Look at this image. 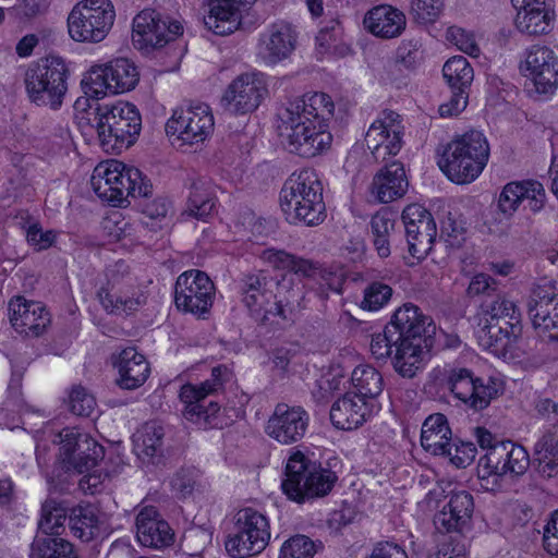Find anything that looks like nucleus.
Listing matches in <instances>:
<instances>
[{
  "label": "nucleus",
  "instance_id": "1",
  "mask_svg": "<svg viewBox=\"0 0 558 558\" xmlns=\"http://www.w3.org/2000/svg\"><path fill=\"white\" fill-rule=\"evenodd\" d=\"M280 207L290 223L318 226L326 219L323 184L314 169L293 172L280 192Z\"/></svg>",
  "mask_w": 558,
  "mask_h": 558
},
{
  "label": "nucleus",
  "instance_id": "2",
  "mask_svg": "<svg viewBox=\"0 0 558 558\" xmlns=\"http://www.w3.org/2000/svg\"><path fill=\"white\" fill-rule=\"evenodd\" d=\"M530 464V456L523 446L511 440L497 441L478 460L477 477L481 487L492 493L510 490Z\"/></svg>",
  "mask_w": 558,
  "mask_h": 558
},
{
  "label": "nucleus",
  "instance_id": "3",
  "mask_svg": "<svg viewBox=\"0 0 558 558\" xmlns=\"http://www.w3.org/2000/svg\"><path fill=\"white\" fill-rule=\"evenodd\" d=\"M337 481L336 472L298 450L287 461L281 487L288 499L305 504L327 496Z\"/></svg>",
  "mask_w": 558,
  "mask_h": 558
},
{
  "label": "nucleus",
  "instance_id": "4",
  "mask_svg": "<svg viewBox=\"0 0 558 558\" xmlns=\"http://www.w3.org/2000/svg\"><path fill=\"white\" fill-rule=\"evenodd\" d=\"M489 158L485 135L471 130L446 145L438 160L445 175L457 184L473 182L484 170Z\"/></svg>",
  "mask_w": 558,
  "mask_h": 558
},
{
  "label": "nucleus",
  "instance_id": "5",
  "mask_svg": "<svg viewBox=\"0 0 558 558\" xmlns=\"http://www.w3.org/2000/svg\"><path fill=\"white\" fill-rule=\"evenodd\" d=\"M93 128L104 151L120 154L137 141L140 111L136 105L128 101L98 106L94 112Z\"/></svg>",
  "mask_w": 558,
  "mask_h": 558
},
{
  "label": "nucleus",
  "instance_id": "6",
  "mask_svg": "<svg viewBox=\"0 0 558 558\" xmlns=\"http://www.w3.org/2000/svg\"><path fill=\"white\" fill-rule=\"evenodd\" d=\"M69 70L59 57H48L28 66L24 83L29 100L37 106L58 109L68 90Z\"/></svg>",
  "mask_w": 558,
  "mask_h": 558
},
{
  "label": "nucleus",
  "instance_id": "7",
  "mask_svg": "<svg viewBox=\"0 0 558 558\" xmlns=\"http://www.w3.org/2000/svg\"><path fill=\"white\" fill-rule=\"evenodd\" d=\"M277 130L289 153L303 158L316 157L329 149L332 135L315 123L311 118L299 117L298 113L278 110Z\"/></svg>",
  "mask_w": 558,
  "mask_h": 558
},
{
  "label": "nucleus",
  "instance_id": "8",
  "mask_svg": "<svg viewBox=\"0 0 558 558\" xmlns=\"http://www.w3.org/2000/svg\"><path fill=\"white\" fill-rule=\"evenodd\" d=\"M231 377L232 373L226 365H218L213 368L210 379L198 386L192 384L182 386L179 397L184 403L183 416L204 429L218 427L219 402L214 400L207 402V397L218 393Z\"/></svg>",
  "mask_w": 558,
  "mask_h": 558
},
{
  "label": "nucleus",
  "instance_id": "9",
  "mask_svg": "<svg viewBox=\"0 0 558 558\" xmlns=\"http://www.w3.org/2000/svg\"><path fill=\"white\" fill-rule=\"evenodd\" d=\"M116 19L110 0H82L68 16L71 38L80 43H100L109 34Z\"/></svg>",
  "mask_w": 558,
  "mask_h": 558
},
{
  "label": "nucleus",
  "instance_id": "10",
  "mask_svg": "<svg viewBox=\"0 0 558 558\" xmlns=\"http://www.w3.org/2000/svg\"><path fill=\"white\" fill-rule=\"evenodd\" d=\"M140 169L128 168L123 162L111 160L98 163L92 174L90 185L96 195L111 206L130 204L136 198Z\"/></svg>",
  "mask_w": 558,
  "mask_h": 558
},
{
  "label": "nucleus",
  "instance_id": "11",
  "mask_svg": "<svg viewBox=\"0 0 558 558\" xmlns=\"http://www.w3.org/2000/svg\"><path fill=\"white\" fill-rule=\"evenodd\" d=\"M269 538L267 518L252 508H244L235 514L234 526L225 544L226 550L232 558H248L260 554Z\"/></svg>",
  "mask_w": 558,
  "mask_h": 558
},
{
  "label": "nucleus",
  "instance_id": "12",
  "mask_svg": "<svg viewBox=\"0 0 558 558\" xmlns=\"http://www.w3.org/2000/svg\"><path fill=\"white\" fill-rule=\"evenodd\" d=\"M446 387L454 398L474 412L489 407L502 393V381L495 377L482 378L466 367H456L448 372Z\"/></svg>",
  "mask_w": 558,
  "mask_h": 558
},
{
  "label": "nucleus",
  "instance_id": "13",
  "mask_svg": "<svg viewBox=\"0 0 558 558\" xmlns=\"http://www.w3.org/2000/svg\"><path fill=\"white\" fill-rule=\"evenodd\" d=\"M52 441L60 445L59 457L66 471L89 472L105 457L104 447L76 427L63 428Z\"/></svg>",
  "mask_w": 558,
  "mask_h": 558
},
{
  "label": "nucleus",
  "instance_id": "14",
  "mask_svg": "<svg viewBox=\"0 0 558 558\" xmlns=\"http://www.w3.org/2000/svg\"><path fill=\"white\" fill-rule=\"evenodd\" d=\"M527 314L542 341L558 349V294L551 283L538 284L532 290Z\"/></svg>",
  "mask_w": 558,
  "mask_h": 558
},
{
  "label": "nucleus",
  "instance_id": "15",
  "mask_svg": "<svg viewBox=\"0 0 558 558\" xmlns=\"http://www.w3.org/2000/svg\"><path fill=\"white\" fill-rule=\"evenodd\" d=\"M215 286L210 278L198 269L181 274L174 287V303L178 310L204 316L213 306Z\"/></svg>",
  "mask_w": 558,
  "mask_h": 558
},
{
  "label": "nucleus",
  "instance_id": "16",
  "mask_svg": "<svg viewBox=\"0 0 558 558\" xmlns=\"http://www.w3.org/2000/svg\"><path fill=\"white\" fill-rule=\"evenodd\" d=\"M404 244L414 258L425 257L432 250L437 228L432 214L418 204L408 205L402 211L401 225Z\"/></svg>",
  "mask_w": 558,
  "mask_h": 558
},
{
  "label": "nucleus",
  "instance_id": "17",
  "mask_svg": "<svg viewBox=\"0 0 558 558\" xmlns=\"http://www.w3.org/2000/svg\"><path fill=\"white\" fill-rule=\"evenodd\" d=\"M173 449L166 441L163 425L158 421L142 426V472L148 481H160L171 460Z\"/></svg>",
  "mask_w": 558,
  "mask_h": 558
},
{
  "label": "nucleus",
  "instance_id": "18",
  "mask_svg": "<svg viewBox=\"0 0 558 558\" xmlns=\"http://www.w3.org/2000/svg\"><path fill=\"white\" fill-rule=\"evenodd\" d=\"M277 278L268 270H256L244 274L240 279L242 302L251 316L265 325L270 319L271 300L275 295Z\"/></svg>",
  "mask_w": 558,
  "mask_h": 558
},
{
  "label": "nucleus",
  "instance_id": "19",
  "mask_svg": "<svg viewBox=\"0 0 558 558\" xmlns=\"http://www.w3.org/2000/svg\"><path fill=\"white\" fill-rule=\"evenodd\" d=\"M267 94V85L262 73H244L235 77L221 97L225 110L234 114L254 111Z\"/></svg>",
  "mask_w": 558,
  "mask_h": 558
},
{
  "label": "nucleus",
  "instance_id": "20",
  "mask_svg": "<svg viewBox=\"0 0 558 558\" xmlns=\"http://www.w3.org/2000/svg\"><path fill=\"white\" fill-rule=\"evenodd\" d=\"M213 130L214 117L206 104L175 110L166 125L168 134L177 135L178 140L186 144L203 142Z\"/></svg>",
  "mask_w": 558,
  "mask_h": 558
},
{
  "label": "nucleus",
  "instance_id": "21",
  "mask_svg": "<svg viewBox=\"0 0 558 558\" xmlns=\"http://www.w3.org/2000/svg\"><path fill=\"white\" fill-rule=\"evenodd\" d=\"M308 413L301 407L278 403L265 427L266 434L282 445L300 441L306 434Z\"/></svg>",
  "mask_w": 558,
  "mask_h": 558
},
{
  "label": "nucleus",
  "instance_id": "22",
  "mask_svg": "<svg viewBox=\"0 0 558 558\" xmlns=\"http://www.w3.org/2000/svg\"><path fill=\"white\" fill-rule=\"evenodd\" d=\"M521 70L541 94L553 93L558 85V57L546 46L530 47Z\"/></svg>",
  "mask_w": 558,
  "mask_h": 558
},
{
  "label": "nucleus",
  "instance_id": "23",
  "mask_svg": "<svg viewBox=\"0 0 558 558\" xmlns=\"http://www.w3.org/2000/svg\"><path fill=\"white\" fill-rule=\"evenodd\" d=\"M369 227L373 246L380 258L389 257L392 252H403V231L395 211L381 208L372 216Z\"/></svg>",
  "mask_w": 558,
  "mask_h": 558
},
{
  "label": "nucleus",
  "instance_id": "24",
  "mask_svg": "<svg viewBox=\"0 0 558 558\" xmlns=\"http://www.w3.org/2000/svg\"><path fill=\"white\" fill-rule=\"evenodd\" d=\"M8 310L13 328L27 337L43 335L51 323L50 314L41 303L23 296L11 299Z\"/></svg>",
  "mask_w": 558,
  "mask_h": 558
},
{
  "label": "nucleus",
  "instance_id": "25",
  "mask_svg": "<svg viewBox=\"0 0 558 558\" xmlns=\"http://www.w3.org/2000/svg\"><path fill=\"white\" fill-rule=\"evenodd\" d=\"M296 33L292 25L279 21L260 34L257 56L266 64L274 65L287 59L295 49Z\"/></svg>",
  "mask_w": 558,
  "mask_h": 558
},
{
  "label": "nucleus",
  "instance_id": "26",
  "mask_svg": "<svg viewBox=\"0 0 558 558\" xmlns=\"http://www.w3.org/2000/svg\"><path fill=\"white\" fill-rule=\"evenodd\" d=\"M183 34L178 21H166L156 10H142V56L160 51L168 43Z\"/></svg>",
  "mask_w": 558,
  "mask_h": 558
},
{
  "label": "nucleus",
  "instance_id": "27",
  "mask_svg": "<svg viewBox=\"0 0 558 558\" xmlns=\"http://www.w3.org/2000/svg\"><path fill=\"white\" fill-rule=\"evenodd\" d=\"M388 326L392 328V332L398 337V340H413L415 337L434 341L433 337L436 332V325L432 317L424 315L420 307L412 303H405L399 307Z\"/></svg>",
  "mask_w": 558,
  "mask_h": 558
},
{
  "label": "nucleus",
  "instance_id": "28",
  "mask_svg": "<svg viewBox=\"0 0 558 558\" xmlns=\"http://www.w3.org/2000/svg\"><path fill=\"white\" fill-rule=\"evenodd\" d=\"M473 496L466 490L452 493L448 502L434 517V525L439 532H461L472 520Z\"/></svg>",
  "mask_w": 558,
  "mask_h": 558
},
{
  "label": "nucleus",
  "instance_id": "29",
  "mask_svg": "<svg viewBox=\"0 0 558 558\" xmlns=\"http://www.w3.org/2000/svg\"><path fill=\"white\" fill-rule=\"evenodd\" d=\"M256 0H217L210 8L204 23L214 34L226 36L243 24V13L247 12Z\"/></svg>",
  "mask_w": 558,
  "mask_h": 558
},
{
  "label": "nucleus",
  "instance_id": "30",
  "mask_svg": "<svg viewBox=\"0 0 558 558\" xmlns=\"http://www.w3.org/2000/svg\"><path fill=\"white\" fill-rule=\"evenodd\" d=\"M184 189L187 191L183 218L206 220L216 208V196L208 180L196 174H189L184 181Z\"/></svg>",
  "mask_w": 558,
  "mask_h": 558
},
{
  "label": "nucleus",
  "instance_id": "31",
  "mask_svg": "<svg viewBox=\"0 0 558 558\" xmlns=\"http://www.w3.org/2000/svg\"><path fill=\"white\" fill-rule=\"evenodd\" d=\"M304 299L305 291L302 282H295L291 275H282L280 279L277 278L270 317L294 320L303 308Z\"/></svg>",
  "mask_w": 558,
  "mask_h": 558
},
{
  "label": "nucleus",
  "instance_id": "32",
  "mask_svg": "<svg viewBox=\"0 0 558 558\" xmlns=\"http://www.w3.org/2000/svg\"><path fill=\"white\" fill-rule=\"evenodd\" d=\"M434 341L423 338L400 339L395 345L391 362L395 371L403 378H413L423 367L424 350L433 347Z\"/></svg>",
  "mask_w": 558,
  "mask_h": 558
},
{
  "label": "nucleus",
  "instance_id": "33",
  "mask_svg": "<svg viewBox=\"0 0 558 558\" xmlns=\"http://www.w3.org/2000/svg\"><path fill=\"white\" fill-rule=\"evenodd\" d=\"M147 500V497L142 500V546L155 549L169 547L174 542V532L155 506L144 505Z\"/></svg>",
  "mask_w": 558,
  "mask_h": 558
},
{
  "label": "nucleus",
  "instance_id": "34",
  "mask_svg": "<svg viewBox=\"0 0 558 558\" xmlns=\"http://www.w3.org/2000/svg\"><path fill=\"white\" fill-rule=\"evenodd\" d=\"M369 414L367 401L347 392L332 403L330 421L339 429L352 430L363 425Z\"/></svg>",
  "mask_w": 558,
  "mask_h": 558
},
{
  "label": "nucleus",
  "instance_id": "35",
  "mask_svg": "<svg viewBox=\"0 0 558 558\" xmlns=\"http://www.w3.org/2000/svg\"><path fill=\"white\" fill-rule=\"evenodd\" d=\"M409 182L403 165L393 161L386 165L373 179L372 192L381 203H390L402 197L408 191Z\"/></svg>",
  "mask_w": 558,
  "mask_h": 558
},
{
  "label": "nucleus",
  "instance_id": "36",
  "mask_svg": "<svg viewBox=\"0 0 558 558\" xmlns=\"http://www.w3.org/2000/svg\"><path fill=\"white\" fill-rule=\"evenodd\" d=\"M522 327L506 330L494 323L493 325H484L477 331L480 344L493 354L504 359L518 357L517 343L520 340Z\"/></svg>",
  "mask_w": 558,
  "mask_h": 558
},
{
  "label": "nucleus",
  "instance_id": "37",
  "mask_svg": "<svg viewBox=\"0 0 558 558\" xmlns=\"http://www.w3.org/2000/svg\"><path fill=\"white\" fill-rule=\"evenodd\" d=\"M405 16L398 9L383 4L369 10L364 17L365 28L381 38H393L404 31Z\"/></svg>",
  "mask_w": 558,
  "mask_h": 558
},
{
  "label": "nucleus",
  "instance_id": "38",
  "mask_svg": "<svg viewBox=\"0 0 558 558\" xmlns=\"http://www.w3.org/2000/svg\"><path fill=\"white\" fill-rule=\"evenodd\" d=\"M279 110L293 111L299 117L311 118L315 120V123L323 125V129L328 130V121L332 118L335 111V105L330 96L325 93H315L311 96H303L293 101H290L287 106Z\"/></svg>",
  "mask_w": 558,
  "mask_h": 558
},
{
  "label": "nucleus",
  "instance_id": "39",
  "mask_svg": "<svg viewBox=\"0 0 558 558\" xmlns=\"http://www.w3.org/2000/svg\"><path fill=\"white\" fill-rule=\"evenodd\" d=\"M151 184L146 177L142 175V227L153 232L162 231L169 226V213L172 209L171 202L165 197H157L148 199V194L151 193Z\"/></svg>",
  "mask_w": 558,
  "mask_h": 558
},
{
  "label": "nucleus",
  "instance_id": "40",
  "mask_svg": "<svg viewBox=\"0 0 558 558\" xmlns=\"http://www.w3.org/2000/svg\"><path fill=\"white\" fill-rule=\"evenodd\" d=\"M451 429L442 413L429 415L423 423L421 445L427 452L441 456L451 445Z\"/></svg>",
  "mask_w": 558,
  "mask_h": 558
},
{
  "label": "nucleus",
  "instance_id": "41",
  "mask_svg": "<svg viewBox=\"0 0 558 558\" xmlns=\"http://www.w3.org/2000/svg\"><path fill=\"white\" fill-rule=\"evenodd\" d=\"M531 462L545 477L558 473V437L555 433L548 430L535 442Z\"/></svg>",
  "mask_w": 558,
  "mask_h": 558
},
{
  "label": "nucleus",
  "instance_id": "42",
  "mask_svg": "<svg viewBox=\"0 0 558 558\" xmlns=\"http://www.w3.org/2000/svg\"><path fill=\"white\" fill-rule=\"evenodd\" d=\"M352 395L367 401L378 397L384 387L381 374L369 365L356 366L351 375Z\"/></svg>",
  "mask_w": 558,
  "mask_h": 558
},
{
  "label": "nucleus",
  "instance_id": "43",
  "mask_svg": "<svg viewBox=\"0 0 558 558\" xmlns=\"http://www.w3.org/2000/svg\"><path fill=\"white\" fill-rule=\"evenodd\" d=\"M106 70H109L113 94L132 90L138 82L136 65L128 58H116L107 62Z\"/></svg>",
  "mask_w": 558,
  "mask_h": 558
},
{
  "label": "nucleus",
  "instance_id": "44",
  "mask_svg": "<svg viewBox=\"0 0 558 558\" xmlns=\"http://www.w3.org/2000/svg\"><path fill=\"white\" fill-rule=\"evenodd\" d=\"M31 558H78L74 546L66 539L51 535H37L31 549Z\"/></svg>",
  "mask_w": 558,
  "mask_h": 558
},
{
  "label": "nucleus",
  "instance_id": "45",
  "mask_svg": "<svg viewBox=\"0 0 558 558\" xmlns=\"http://www.w3.org/2000/svg\"><path fill=\"white\" fill-rule=\"evenodd\" d=\"M550 21V12L544 4L518 11L515 25L521 33L535 36L546 33Z\"/></svg>",
  "mask_w": 558,
  "mask_h": 558
},
{
  "label": "nucleus",
  "instance_id": "46",
  "mask_svg": "<svg viewBox=\"0 0 558 558\" xmlns=\"http://www.w3.org/2000/svg\"><path fill=\"white\" fill-rule=\"evenodd\" d=\"M442 75L451 90L469 93L474 78V71L466 58L454 56L444 64Z\"/></svg>",
  "mask_w": 558,
  "mask_h": 558
},
{
  "label": "nucleus",
  "instance_id": "47",
  "mask_svg": "<svg viewBox=\"0 0 558 558\" xmlns=\"http://www.w3.org/2000/svg\"><path fill=\"white\" fill-rule=\"evenodd\" d=\"M99 515L98 510L88 505L77 507L72 510L70 515V527L74 536L84 542L94 538L98 533Z\"/></svg>",
  "mask_w": 558,
  "mask_h": 558
},
{
  "label": "nucleus",
  "instance_id": "48",
  "mask_svg": "<svg viewBox=\"0 0 558 558\" xmlns=\"http://www.w3.org/2000/svg\"><path fill=\"white\" fill-rule=\"evenodd\" d=\"M135 347H129L121 351L114 366L118 368L119 377L117 385L122 389H135L138 387L140 361Z\"/></svg>",
  "mask_w": 558,
  "mask_h": 558
},
{
  "label": "nucleus",
  "instance_id": "49",
  "mask_svg": "<svg viewBox=\"0 0 558 558\" xmlns=\"http://www.w3.org/2000/svg\"><path fill=\"white\" fill-rule=\"evenodd\" d=\"M109 70L105 64L93 65L82 80V87L86 96L98 100L108 94H113Z\"/></svg>",
  "mask_w": 558,
  "mask_h": 558
},
{
  "label": "nucleus",
  "instance_id": "50",
  "mask_svg": "<svg viewBox=\"0 0 558 558\" xmlns=\"http://www.w3.org/2000/svg\"><path fill=\"white\" fill-rule=\"evenodd\" d=\"M66 520V509L54 499H47L41 506L38 529L46 535H58Z\"/></svg>",
  "mask_w": 558,
  "mask_h": 558
},
{
  "label": "nucleus",
  "instance_id": "51",
  "mask_svg": "<svg viewBox=\"0 0 558 558\" xmlns=\"http://www.w3.org/2000/svg\"><path fill=\"white\" fill-rule=\"evenodd\" d=\"M481 311L485 317V322L487 319L505 317L515 319L517 313H520L517 305L498 291L494 295L483 299L481 302Z\"/></svg>",
  "mask_w": 558,
  "mask_h": 558
},
{
  "label": "nucleus",
  "instance_id": "52",
  "mask_svg": "<svg viewBox=\"0 0 558 558\" xmlns=\"http://www.w3.org/2000/svg\"><path fill=\"white\" fill-rule=\"evenodd\" d=\"M315 554V543L306 535L296 534L282 544L279 558H313Z\"/></svg>",
  "mask_w": 558,
  "mask_h": 558
},
{
  "label": "nucleus",
  "instance_id": "53",
  "mask_svg": "<svg viewBox=\"0 0 558 558\" xmlns=\"http://www.w3.org/2000/svg\"><path fill=\"white\" fill-rule=\"evenodd\" d=\"M199 471L192 466L180 468L171 478V487L180 498L191 496L198 486Z\"/></svg>",
  "mask_w": 558,
  "mask_h": 558
},
{
  "label": "nucleus",
  "instance_id": "54",
  "mask_svg": "<svg viewBox=\"0 0 558 558\" xmlns=\"http://www.w3.org/2000/svg\"><path fill=\"white\" fill-rule=\"evenodd\" d=\"M391 295L392 289L390 286L380 281H374L365 288L361 307L368 311H377L388 303Z\"/></svg>",
  "mask_w": 558,
  "mask_h": 558
},
{
  "label": "nucleus",
  "instance_id": "55",
  "mask_svg": "<svg viewBox=\"0 0 558 558\" xmlns=\"http://www.w3.org/2000/svg\"><path fill=\"white\" fill-rule=\"evenodd\" d=\"M54 230H45L38 222L31 223L26 229V241L36 252L50 248L57 242Z\"/></svg>",
  "mask_w": 558,
  "mask_h": 558
},
{
  "label": "nucleus",
  "instance_id": "56",
  "mask_svg": "<svg viewBox=\"0 0 558 558\" xmlns=\"http://www.w3.org/2000/svg\"><path fill=\"white\" fill-rule=\"evenodd\" d=\"M70 410L78 416H90L96 409V400L84 387H74L69 397Z\"/></svg>",
  "mask_w": 558,
  "mask_h": 558
},
{
  "label": "nucleus",
  "instance_id": "57",
  "mask_svg": "<svg viewBox=\"0 0 558 558\" xmlns=\"http://www.w3.org/2000/svg\"><path fill=\"white\" fill-rule=\"evenodd\" d=\"M398 337L393 335L392 328L386 326L383 333L373 335L371 341V352L376 360L385 361L391 357Z\"/></svg>",
  "mask_w": 558,
  "mask_h": 558
},
{
  "label": "nucleus",
  "instance_id": "58",
  "mask_svg": "<svg viewBox=\"0 0 558 558\" xmlns=\"http://www.w3.org/2000/svg\"><path fill=\"white\" fill-rule=\"evenodd\" d=\"M442 10L441 0H412L411 11L420 24L434 23Z\"/></svg>",
  "mask_w": 558,
  "mask_h": 558
},
{
  "label": "nucleus",
  "instance_id": "59",
  "mask_svg": "<svg viewBox=\"0 0 558 558\" xmlns=\"http://www.w3.org/2000/svg\"><path fill=\"white\" fill-rule=\"evenodd\" d=\"M522 186V202L527 201L530 210L537 213L544 208L546 203V193L543 184L535 180L520 181Z\"/></svg>",
  "mask_w": 558,
  "mask_h": 558
},
{
  "label": "nucleus",
  "instance_id": "60",
  "mask_svg": "<svg viewBox=\"0 0 558 558\" xmlns=\"http://www.w3.org/2000/svg\"><path fill=\"white\" fill-rule=\"evenodd\" d=\"M522 186L519 182L507 183L498 198V208L505 216H512L522 203Z\"/></svg>",
  "mask_w": 558,
  "mask_h": 558
},
{
  "label": "nucleus",
  "instance_id": "61",
  "mask_svg": "<svg viewBox=\"0 0 558 558\" xmlns=\"http://www.w3.org/2000/svg\"><path fill=\"white\" fill-rule=\"evenodd\" d=\"M445 451L441 456L448 458L454 466L461 469L468 466L473 461L476 448L471 442L458 445L451 441V445Z\"/></svg>",
  "mask_w": 558,
  "mask_h": 558
},
{
  "label": "nucleus",
  "instance_id": "62",
  "mask_svg": "<svg viewBox=\"0 0 558 558\" xmlns=\"http://www.w3.org/2000/svg\"><path fill=\"white\" fill-rule=\"evenodd\" d=\"M99 298L104 308L111 314L129 316L138 307V301L135 299H122L110 293H99Z\"/></svg>",
  "mask_w": 558,
  "mask_h": 558
},
{
  "label": "nucleus",
  "instance_id": "63",
  "mask_svg": "<svg viewBox=\"0 0 558 558\" xmlns=\"http://www.w3.org/2000/svg\"><path fill=\"white\" fill-rule=\"evenodd\" d=\"M497 291L498 286L494 278L486 274H477L471 279L466 294L470 298L483 296L486 299L494 295Z\"/></svg>",
  "mask_w": 558,
  "mask_h": 558
},
{
  "label": "nucleus",
  "instance_id": "64",
  "mask_svg": "<svg viewBox=\"0 0 558 558\" xmlns=\"http://www.w3.org/2000/svg\"><path fill=\"white\" fill-rule=\"evenodd\" d=\"M447 38L451 40L461 51L476 57L480 53V48L474 39L473 34L468 33L460 27H450L447 32Z\"/></svg>",
  "mask_w": 558,
  "mask_h": 558
}]
</instances>
